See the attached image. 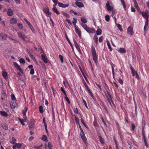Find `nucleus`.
<instances>
[{"label":"nucleus","mask_w":149,"mask_h":149,"mask_svg":"<svg viewBox=\"0 0 149 149\" xmlns=\"http://www.w3.org/2000/svg\"><path fill=\"white\" fill-rule=\"evenodd\" d=\"M118 51L120 53H125L126 52V50L124 48H120Z\"/></svg>","instance_id":"nucleus-17"},{"label":"nucleus","mask_w":149,"mask_h":149,"mask_svg":"<svg viewBox=\"0 0 149 149\" xmlns=\"http://www.w3.org/2000/svg\"><path fill=\"white\" fill-rule=\"evenodd\" d=\"M75 32L77 33L80 31L79 28L77 26H75Z\"/></svg>","instance_id":"nucleus-42"},{"label":"nucleus","mask_w":149,"mask_h":149,"mask_svg":"<svg viewBox=\"0 0 149 149\" xmlns=\"http://www.w3.org/2000/svg\"><path fill=\"white\" fill-rule=\"evenodd\" d=\"M142 16L144 17H146V19H148L149 17V12L147 10H146L145 12L141 13Z\"/></svg>","instance_id":"nucleus-5"},{"label":"nucleus","mask_w":149,"mask_h":149,"mask_svg":"<svg viewBox=\"0 0 149 149\" xmlns=\"http://www.w3.org/2000/svg\"><path fill=\"white\" fill-rule=\"evenodd\" d=\"M0 113L3 116L6 117L8 116V113L7 112L4 111H0Z\"/></svg>","instance_id":"nucleus-20"},{"label":"nucleus","mask_w":149,"mask_h":149,"mask_svg":"<svg viewBox=\"0 0 149 149\" xmlns=\"http://www.w3.org/2000/svg\"><path fill=\"white\" fill-rule=\"evenodd\" d=\"M123 6V8H124V10H126V5H125V2H123V3H121Z\"/></svg>","instance_id":"nucleus-49"},{"label":"nucleus","mask_w":149,"mask_h":149,"mask_svg":"<svg viewBox=\"0 0 149 149\" xmlns=\"http://www.w3.org/2000/svg\"><path fill=\"white\" fill-rule=\"evenodd\" d=\"M81 21L82 23H86L87 22L86 19L84 17H81Z\"/></svg>","instance_id":"nucleus-27"},{"label":"nucleus","mask_w":149,"mask_h":149,"mask_svg":"<svg viewBox=\"0 0 149 149\" xmlns=\"http://www.w3.org/2000/svg\"><path fill=\"white\" fill-rule=\"evenodd\" d=\"M11 99L14 101H16V99L14 95L13 94H12L11 95Z\"/></svg>","instance_id":"nucleus-38"},{"label":"nucleus","mask_w":149,"mask_h":149,"mask_svg":"<svg viewBox=\"0 0 149 149\" xmlns=\"http://www.w3.org/2000/svg\"><path fill=\"white\" fill-rule=\"evenodd\" d=\"M73 19L74 20L72 22V23L75 26H76V24L77 22V19L75 18H73Z\"/></svg>","instance_id":"nucleus-33"},{"label":"nucleus","mask_w":149,"mask_h":149,"mask_svg":"<svg viewBox=\"0 0 149 149\" xmlns=\"http://www.w3.org/2000/svg\"><path fill=\"white\" fill-rule=\"evenodd\" d=\"M10 106L12 107V106L14 108H15L16 107V103H13V104H10Z\"/></svg>","instance_id":"nucleus-63"},{"label":"nucleus","mask_w":149,"mask_h":149,"mask_svg":"<svg viewBox=\"0 0 149 149\" xmlns=\"http://www.w3.org/2000/svg\"><path fill=\"white\" fill-rule=\"evenodd\" d=\"M7 38V35L1 33L0 34V39L2 40H6Z\"/></svg>","instance_id":"nucleus-7"},{"label":"nucleus","mask_w":149,"mask_h":149,"mask_svg":"<svg viewBox=\"0 0 149 149\" xmlns=\"http://www.w3.org/2000/svg\"><path fill=\"white\" fill-rule=\"evenodd\" d=\"M74 112L75 113H78V110L77 108H76L74 109Z\"/></svg>","instance_id":"nucleus-58"},{"label":"nucleus","mask_w":149,"mask_h":149,"mask_svg":"<svg viewBox=\"0 0 149 149\" xmlns=\"http://www.w3.org/2000/svg\"><path fill=\"white\" fill-rule=\"evenodd\" d=\"M18 119H19V120L21 124L22 125H25V124L24 123V120L20 118H19Z\"/></svg>","instance_id":"nucleus-37"},{"label":"nucleus","mask_w":149,"mask_h":149,"mask_svg":"<svg viewBox=\"0 0 149 149\" xmlns=\"http://www.w3.org/2000/svg\"><path fill=\"white\" fill-rule=\"evenodd\" d=\"M75 4L78 7L80 8L83 7L84 5L83 3L80 2L76 1L75 2Z\"/></svg>","instance_id":"nucleus-16"},{"label":"nucleus","mask_w":149,"mask_h":149,"mask_svg":"<svg viewBox=\"0 0 149 149\" xmlns=\"http://www.w3.org/2000/svg\"><path fill=\"white\" fill-rule=\"evenodd\" d=\"M42 140L45 141H47V136L44 135H42Z\"/></svg>","instance_id":"nucleus-25"},{"label":"nucleus","mask_w":149,"mask_h":149,"mask_svg":"<svg viewBox=\"0 0 149 149\" xmlns=\"http://www.w3.org/2000/svg\"><path fill=\"white\" fill-rule=\"evenodd\" d=\"M19 61L20 63L23 64H24L25 63V60L24 58H20L19 59Z\"/></svg>","instance_id":"nucleus-43"},{"label":"nucleus","mask_w":149,"mask_h":149,"mask_svg":"<svg viewBox=\"0 0 149 149\" xmlns=\"http://www.w3.org/2000/svg\"><path fill=\"white\" fill-rule=\"evenodd\" d=\"M103 41V36H101L99 38V41L100 42H101Z\"/></svg>","instance_id":"nucleus-53"},{"label":"nucleus","mask_w":149,"mask_h":149,"mask_svg":"<svg viewBox=\"0 0 149 149\" xmlns=\"http://www.w3.org/2000/svg\"><path fill=\"white\" fill-rule=\"evenodd\" d=\"M80 135L84 141V142H86V141L87 140V139L86 137H85L84 132L80 133Z\"/></svg>","instance_id":"nucleus-10"},{"label":"nucleus","mask_w":149,"mask_h":149,"mask_svg":"<svg viewBox=\"0 0 149 149\" xmlns=\"http://www.w3.org/2000/svg\"><path fill=\"white\" fill-rule=\"evenodd\" d=\"M133 1L134 4V7L138 5L137 3L136 0H133Z\"/></svg>","instance_id":"nucleus-59"},{"label":"nucleus","mask_w":149,"mask_h":149,"mask_svg":"<svg viewBox=\"0 0 149 149\" xmlns=\"http://www.w3.org/2000/svg\"><path fill=\"white\" fill-rule=\"evenodd\" d=\"M48 147L49 149H52V145L50 142H49Z\"/></svg>","instance_id":"nucleus-44"},{"label":"nucleus","mask_w":149,"mask_h":149,"mask_svg":"<svg viewBox=\"0 0 149 149\" xmlns=\"http://www.w3.org/2000/svg\"><path fill=\"white\" fill-rule=\"evenodd\" d=\"M62 14H63V15L64 16H65V17H66L67 18H68L70 17V16L69 15V14H68L67 13H65L64 12H62Z\"/></svg>","instance_id":"nucleus-31"},{"label":"nucleus","mask_w":149,"mask_h":149,"mask_svg":"<svg viewBox=\"0 0 149 149\" xmlns=\"http://www.w3.org/2000/svg\"><path fill=\"white\" fill-rule=\"evenodd\" d=\"M53 11L56 13L57 15H59L60 14L59 12L58 11V10L56 8H52Z\"/></svg>","instance_id":"nucleus-21"},{"label":"nucleus","mask_w":149,"mask_h":149,"mask_svg":"<svg viewBox=\"0 0 149 149\" xmlns=\"http://www.w3.org/2000/svg\"><path fill=\"white\" fill-rule=\"evenodd\" d=\"M142 134L143 136H145V132L144 130V129L143 127H142Z\"/></svg>","instance_id":"nucleus-51"},{"label":"nucleus","mask_w":149,"mask_h":149,"mask_svg":"<svg viewBox=\"0 0 149 149\" xmlns=\"http://www.w3.org/2000/svg\"><path fill=\"white\" fill-rule=\"evenodd\" d=\"M24 21L26 22L27 24L29 26V27L30 26L32 25L30 22L28 21L26 19L24 18Z\"/></svg>","instance_id":"nucleus-28"},{"label":"nucleus","mask_w":149,"mask_h":149,"mask_svg":"<svg viewBox=\"0 0 149 149\" xmlns=\"http://www.w3.org/2000/svg\"><path fill=\"white\" fill-rule=\"evenodd\" d=\"M95 84L99 88V89H100V91H102V87H101V85H100V84H99L96 83V82H95Z\"/></svg>","instance_id":"nucleus-45"},{"label":"nucleus","mask_w":149,"mask_h":149,"mask_svg":"<svg viewBox=\"0 0 149 149\" xmlns=\"http://www.w3.org/2000/svg\"><path fill=\"white\" fill-rule=\"evenodd\" d=\"M31 29L32 31L33 32V33H35V30L33 28V26L32 25L31 26H30L29 27Z\"/></svg>","instance_id":"nucleus-50"},{"label":"nucleus","mask_w":149,"mask_h":149,"mask_svg":"<svg viewBox=\"0 0 149 149\" xmlns=\"http://www.w3.org/2000/svg\"><path fill=\"white\" fill-rule=\"evenodd\" d=\"M66 21L69 24H70V25H71L72 24L71 22V21H70V20L69 19H66Z\"/></svg>","instance_id":"nucleus-64"},{"label":"nucleus","mask_w":149,"mask_h":149,"mask_svg":"<svg viewBox=\"0 0 149 149\" xmlns=\"http://www.w3.org/2000/svg\"><path fill=\"white\" fill-rule=\"evenodd\" d=\"M69 3L65 4L61 2H59L58 3V6L60 7L63 8L68 7L69 6Z\"/></svg>","instance_id":"nucleus-6"},{"label":"nucleus","mask_w":149,"mask_h":149,"mask_svg":"<svg viewBox=\"0 0 149 149\" xmlns=\"http://www.w3.org/2000/svg\"><path fill=\"white\" fill-rule=\"evenodd\" d=\"M28 108L27 107H25L24 108V109L22 110V112L26 113L27 112L28 110Z\"/></svg>","instance_id":"nucleus-47"},{"label":"nucleus","mask_w":149,"mask_h":149,"mask_svg":"<svg viewBox=\"0 0 149 149\" xmlns=\"http://www.w3.org/2000/svg\"><path fill=\"white\" fill-rule=\"evenodd\" d=\"M39 110L40 113H43V112L44 110H43V108L42 106H40L39 107Z\"/></svg>","instance_id":"nucleus-34"},{"label":"nucleus","mask_w":149,"mask_h":149,"mask_svg":"<svg viewBox=\"0 0 149 149\" xmlns=\"http://www.w3.org/2000/svg\"><path fill=\"white\" fill-rule=\"evenodd\" d=\"M86 31L89 33H93L95 32V30L94 29L88 27Z\"/></svg>","instance_id":"nucleus-9"},{"label":"nucleus","mask_w":149,"mask_h":149,"mask_svg":"<svg viewBox=\"0 0 149 149\" xmlns=\"http://www.w3.org/2000/svg\"><path fill=\"white\" fill-rule=\"evenodd\" d=\"M59 57L60 58L61 62L62 63H63V56L61 55H59Z\"/></svg>","instance_id":"nucleus-41"},{"label":"nucleus","mask_w":149,"mask_h":149,"mask_svg":"<svg viewBox=\"0 0 149 149\" xmlns=\"http://www.w3.org/2000/svg\"><path fill=\"white\" fill-rule=\"evenodd\" d=\"M93 39L94 42L96 44V45H97L98 44V39L96 35H95L94 36L93 38Z\"/></svg>","instance_id":"nucleus-14"},{"label":"nucleus","mask_w":149,"mask_h":149,"mask_svg":"<svg viewBox=\"0 0 149 149\" xmlns=\"http://www.w3.org/2000/svg\"><path fill=\"white\" fill-rule=\"evenodd\" d=\"M7 14L8 16H12L13 15V11L11 8H9L8 9Z\"/></svg>","instance_id":"nucleus-8"},{"label":"nucleus","mask_w":149,"mask_h":149,"mask_svg":"<svg viewBox=\"0 0 149 149\" xmlns=\"http://www.w3.org/2000/svg\"><path fill=\"white\" fill-rule=\"evenodd\" d=\"M30 73L31 74H34V69H31V70H30Z\"/></svg>","instance_id":"nucleus-60"},{"label":"nucleus","mask_w":149,"mask_h":149,"mask_svg":"<svg viewBox=\"0 0 149 149\" xmlns=\"http://www.w3.org/2000/svg\"><path fill=\"white\" fill-rule=\"evenodd\" d=\"M10 22L11 24H16L17 23V19L15 18H12L10 20Z\"/></svg>","instance_id":"nucleus-15"},{"label":"nucleus","mask_w":149,"mask_h":149,"mask_svg":"<svg viewBox=\"0 0 149 149\" xmlns=\"http://www.w3.org/2000/svg\"><path fill=\"white\" fill-rule=\"evenodd\" d=\"M98 136L99 139L100 141V143H104V139L102 138V137L100 136Z\"/></svg>","instance_id":"nucleus-23"},{"label":"nucleus","mask_w":149,"mask_h":149,"mask_svg":"<svg viewBox=\"0 0 149 149\" xmlns=\"http://www.w3.org/2000/svg\"><path fill=\"white\" fill-rule=\"evenodd\" d=\"M106 7L107 8V10L108 11H111L112 10L111 7L110 5L109 1H107L106 4Z\"/></svg>","instance_id":"nucleus-13"},{"label":"nucleus","mask_w":149,"mask_h":149,"mask_svg":"<svg viewBox=\"0 0 149 149\" xmlns=\"http://www.w3.org/2000/svg\"><path fill=\"white\" fill-rule=\"evenodd\" d=\"M17 26L21 30L23 28V25L20 23H18L17 24Z\"/></svg>","instance_id":"nucleus-29"},{"label":"nucleus","mask_w":149,"mask_h":149,"mask_svg":"<svg viewBox=\"0 0 149 149\" xmlns=\"http://www.w3.org/2000/svg\"><path fill=\"white\" fill-rule=\"evenodd\" d=\"M1 127L4 129L6 130H7L8 128V126L6 124H3L1 125Z\"/></svg>","instance_id":"nucleus-19"},{"label":"nucleus","mask_w":149,"mask_h":149,"mask_svg":"<svg viewBox=\"0 0 149 149\" xmlns=\"http://www.w3.org/2000/svg\"><path fill=\"white\" fill-rule=\"evenodd\" d=\"M105 19L108 22L110 20V16L109 15H107L105 16Z\"/></svg>","instance_id":"nucleus-32"},{"label":"nucleus","mask_w":149,"mask_h":149,"mask_svg":"<svg viewBox=\"0 0 149 149\" xmlns=\"http://www.w3.org/2000/svg\"><path fill=\"white\" fill-rule=\"evenodd\" d=\"M13 65L15 68L17 70H18L22 73H23V71L20 66L18 64L15 62H13Z\"/></svg>","instance_id":"nucleus-3"},{"label":"nucleus","mask_w":149,"mask_h":149,"mask_svg":"<svg viewBox=\"0 0 149 149\" xmlns=\"http://www.w3.org/2000/svg\"><path fill=\"white\" fill-rule=\"evenodd\" d=\"M91 54L93 59L94 63H95L96 65L97 66L98 59V55L96 52L95 49L93 45L91 46Z\"/></svg>","instance_id":"nucleus-1"},{"label":"nucleus","mask_w":149,"mask_h":149,"mask_svg":"<svg viewBox=\"0 0 149 149\" xmlns=\"http://www.w3.org/2000/svg\"><path fill=\"white\" fill-rule=\"evenodd\" d=\"M65 100L67 102L68 104H70V101L69 98H68V97L67 96V95H65Z\"/></svg>","instance_id":"nucleus-46"},{"label":"nucleus","mask_w":149,"mask_h":149,"mask_svg":"<svg viewBox=\"0 0 149 149\" xmlns=\"http://www.w3.org/2000/svg\"><path fill=\"white\" fill-rule=\"evenodd\" d=\"M53 2L55 4L57 5L59 3L58 1L57 0H52Z\"/></svg>","instance_id":"nucleus-56"},{"label":"nucleus","mask_w":149,"mask_h":149,"mask_svg":"<svg viewBox=\"0 0 149 149\" xmlns=\"http://www.w3.org/2000/svg\"><path fill=\"white\" fill-rule=\"evenodd\" d=\"M75 47L79 52H81L78 43L75 40H73Z\"/></svg>","instance_id":"nucleus-12"},{"label":"nucleus","mask_w":149,"mask_h":149,"mask_svg":"<svg viewBox=\"0 0 149 149\" xmlns=\"http://www.w3.org/2000/svg\"><path fill=\"white\" fill-rule=\"evenodd\" d=\"M116 25L120 31H123V29L121 27V25L120 24H116Z\"/></svg>","instance_id":"nucleus-30"},{"label":"nucleus","mask_w":149,"mask_h":149,"mask_svg":"<svg viewBox=\"0 0 149 149\" xmlns=\"http://www.w3.org/2000/svg\"><path fill=\"white\" fill-rule=\"evenodd\" d=\"M16 141V139L14 137H13L12 141L10 142V143L12 144L15 143Z\"/></svg>","instance_id":"nucleus-36"},{"label":"nucleus","mask_w":149,"mask_h":149,"mask_svg":"<svg viewBox=\"0 0 149 149\" xmlns=\"http://www.w3.org/2000/svg\"><path fill=\"white\" fill-rule=\"evenodd\" d=\"M107 94L109 96V98L107 100L108 102H109V104H110L111 105V102H112V103L113 104V102L111 96V95H110V94H109V91H107Z\"/></svg>","instance_id":"nucleus-11"},{"label":"nucleus","mask_w":149,"mask_h":149,"mask_svg":"<svg viewBox=\"0 0 149 149\" xmlns=\"http://www.w3.org/2000/svg\"><path fill=\"white\" fill-rule=\"evenodd\" d=\"M101 120L102 122L103 123L104 125L106 126V127L107 126V125L106 124V123L105 122L104 118H102V117L101 118Z\"/></svg>","instance_id":"nucleus-55"},{"label":"nucleus","mask_w":149,"mask_h":149,"mask_svg":"<svg viewBox=\"0 0 149 149\" xmlns=\"http://www.w3.org/2000/svg\"><path fill=\"white\" fill-rule=\"evenodd\" d=\"M61 90L63 93L65 95H66L67 94L63 88V87H61Z\"/></svg>","instance_id":"nucleus-40"},{"label":"nucleus","mask_w":149,"mask_h":149,"mask_svg":"<svg viewBox=\"0 0 149 149\" xmlns=\"http://www.w3.org/2000/svg\"><path fill=\"white\" fill-rule=\"evenodd\" d=\"M82 101L84 103L85 107L88 109V107L87 104V103L85 101V100L82 97Z\"/></svg>","instance_id":"nucleus-39"},{"label":"nucleus","mask_w":149,"mask_h":149,"mask_svg":"<svg viewBox=\"0 0 149 149\" xmlns=\"http://www.w3.org/2000/svg\"><path fill=\"white\" fill-rule=\"evenodd\" d=\"M102 34V30L100 29H98L96 31L97 35H100Z\"/></svg>","instance_id":"nucleus-22"},{"label":"nucleus","mask_w":149,"mask_h":149,"mask_svg":"<svg viewBox=\"0 0 149 149\" xmlns=\"http://www.w3.org/2000/svg\"><path fill=\"white\" fill-rule=\"evenodd\" d=\"M43 11L46 14L47 13H48V12L49 11V8L48 7L43 8Z\"/></svg>","instance_id":"nucleus-26"},{"label":"nucleus","mask_w":149,"mask_h":149,"mask_svg":"<svg viewBox=\"0 0 149 149\" xmlns=\"http://www.w3.org/2000/svg\"><path fill=\"white\" fill-rule=\"evenodd\" d=\"M107 45H108V46L109 49L110 50L111 52L112 51L113 49L111 47L110 44V42H109V41L107 40Z\"/></svg>","instance_id":"nucleus-18"},{"label":"nucleus","mask_w":149,"mask_h":149,"mask_svg":"<svg viewBox=\"0 0 149 149\" xmlns=\"http://www.w3.org/2000/svg\"><path fill=\"white\" fill-rule=\"evenodd\" d=\"M148 19H146V22H145V26H148Z\"/></svg>","instance_id":"nucleus-54"},{"label":"nucleus","mask_w":149,"mask_h":149,"mask_svg":"<svg viewBox=\"0 0 149 149\" xmlns=\"http://www.w3.org/2000/svg\"><path fill=\"white\" fill-rule=\"evenodd\" d=\"M22 32H17V34L19 37L22 39L23 40L26 41V37L25 36L24 34H22Z\"/></svg>","instance_id":"nucleus-4"},{"label":"nucleus","mask_w":149,"mask_h":149,"mask_svg":"<svg viewBox=\"0 0 149 149\" xmlns=\"http://www.w3.org/2000/svg\"><path fill=\"white\" fill-rule=\"evenodd\" d=\"M127 32L130 36H132L134 33L133 28L131 26H129L127 28Z\"/></svg>","instance_id":"nucleus-2"},{"label":"nucleus","mask_w":149,"mask_h":149,"mask_svg":"<svg viewBox=\"0 0 149 149\" xmlns=\"http://www.w3.org/2000/svg\"><path fill=\"white\" fill-rule=\"evenodd\" d=\"M81 26L83 27V28L86 31V30L88 29V27L87 26V25L84 24H81Z\"/></svg>","instance_id":"nucleus-24"},{"label":"nucleus","mask_w":149,"mask_h":149,"mask_svg":"<svg viewBox=\"0 0 149 149\" xmlns=\"http://www.w3.org/2000/svg\"><path fill=\"white\" fill-rule=\"evenodd\" d=\"M74 118L76 123L78 124H80L79 123V119L76 116H75Z\"/></svg>","instance_id":"nucleus-35"},{"label":"nucleus","mask_w":149,"mask_h":149,"mask_svg":"<svg viewBox=\"0 0 149 149\" xmlns=\"http://www.w3.org/2000/svg\"><path fill=\"white\" fill-rule=\"evenodd\" d=\"M15 145L16 148H19L21 146L22 144L21 143H17L15 144Z\"/></svg>","instance_id":"nucleus-48"},{"label":"nucleus","mask_w":149,"mask_h":149,"mask_svg":"<svg viewBox=\"0 0 149 149\" xmlns=\"http://www.w3.org/2000/svg\"><path fill=\"white\" fill-rule=\"evenodd\" d=\"M118 81H119V83H120V84H123V81L120 78H119V79Z\"/></svg>","instance_id":"nucleus-61"},{"label":"nucleus","mask_w":149,"mask_h":149,"mask_svg":"<svg viewBox=\"0 0 149 149\" xmlns=\"http://www.w3.org/2000/svg\"><path fill=\"white\" fill-rule=\"evenodd\" d=\"M3 76L4 77H6L7 76V73L6 72H3L2 74Z\"/></svg>","instance_id":"nucleus-52"},{"label":"nucleus","mask_w":149,"mask_h":149,"mask_svg":"<svg viewBox=\"0 0 149 149\" xmlns=\"http://www.w3.org/2000/svg\"><path fill=\"white\" fill-rule=\"evenodd\" d=\"M135 75L136 76V78L137 79H139V74L137 72H135Z\"/></svg>","instance_id":"nucleus-62"},{"label":"nucleus","mask_w":149,"mask_h":149,"mask_svg":"<svg viewBox=\"0 0 149 149\" xmlns=\"http://www.w3.org/2000/svg\"><path fill=\"white\" fill-rule=\"evenodd\" d=\"M129 65L131 71L135 70L132 67L131 64H130Z\"/></svg>","instance_id":"nucleus-57"}]
</instances>
